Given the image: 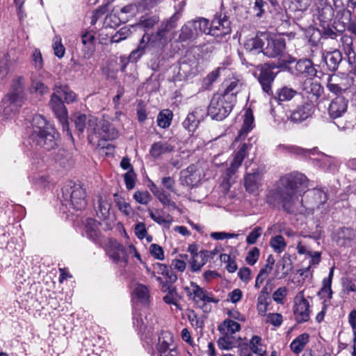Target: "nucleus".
<instances>
[{
    "label": "nucleus",
    "mask_w": 356,
    "mask_h": 356,
    "mask_svg": "<svg viewBox=\"0 0 356 356\" xmlns=\"http://www.w3.org/2000/svg\"><path fill=\"white\" fill-rule=\"evenodd\" d=\"M282 321V316L279 313H269L266 315V322L275 327L280 326Z\"/></svg>",
    "instance_id": "59"
},
{
    "label": "nucleus",
    "mask_w": 356,
    "mask_h": 356,
    "mask_svg": "<svg viewBox=\"0 0 356 356\" xmlns=\"http://www.w3.org/2000/svg\"><path fill=\"white\" fill-rule=\"evenodd\" d=\"M71 191H63V196L66 201H70L73 209L75 210H81L87 204L86 200V192L83 188L79 186L74 185L70 188Z\"/></svg>",
    "instance_id": "9"
},
{
    "label": "nucleus",
    "mask_w": 356,
    "mask_h": 356,
    "mask_svg": "<svg viewBox=\"0 0 356 356\" xmlns=\"http://www.w3.org/2000/svg\"><path fill=\"white\" fill-rule=\"evenodd\" d=\"M49 106L61 124L63 131H66L68 133L69 123L67 110L62 99L56 91L51 96Z\"/></svg>",
    "instance_id": "8"
},
{
    "label": "nucleus",
    "mask_w": 356,
    "mask_h": 356,
    "mask_svg": "<svg viewBox=\"0 0 356 356\" xmlns=\"http://www.w3.org/2000/svg\"><path fill=\"white\" fill-rule=\"evenodd\" d=\"M99 223L93 218H88L85 222V231L88 238L95 241L99 236Z\"/></svg>",
    "instance_id": "39"
},
{
    "label": "nucleus",
    "mask_w": 356,
    "mask_h": 356,
    "mask_svg": "<svg viewBox=\"0 0 356 356\" xmlns=\"http://www.w3.org/2000/svg\"><path fill=\"white\" fill-rule=\"evenodd\" d=\"M204 115V110L196 108L187 115L182 124L189 132H193L197 129L200 122L203 120Z\"/></svg>",
    "instance_id": "22"
},
{
    "label": "nucleus",
    "mask_w": 356,
    "mask_h": 356,
    "mask_svg": "<svg viewBox=\"0 0 356 356\" xmlns=\"http://www.w3.org/2000/svg\"><path fill=\"white\" fill-rule=\"evenodd\" d=\"M293 313L298 323L306 322L309 319V304L305 298L303 291H300L294 298Z\"/></svg>",
    "instance_id": "10"
},
{
    "label": "nucleus",
    "mask_w": 356,
    "mask_h": 356,
    "mask_svg": "<svg viewBox=\"0 0 356 356\" xmlns=\"http://www.w3.org/2000/svg\"><path fill=\"white\" fill-rule=\"evenodd\" d=\"M54 90L56 91L59 96L63 95L65 102L67 104L72 103L76 100V94L67 86H55Z\"/></svg>",
    "instance_id": "41"
},
{
    "label": "nucleus",
    "mask_w": 356,
    "mask_h": 356,
    "mask_svg": "<svg viewBox=\"0 0 356 356\" xmlns=\"http://www.w3.org/2000/svg\"><path fill=\"white\" fill-rule=\"evenodd\" d=\"M88 119L84 114L81 113H76L74 115V122L75 124L76 129L80 132L83 133L85 128L86 127V124L88 125Z\"/></svg>",
    "instance_id": "53"
},
{
    "label": "nucleus",
    "mask_w": 356,
    "mask_h": 356,
    "mask_svg": "<svg viewBox=\"0 0 356 356\" xmlns=\"http://www.w3.org/2000/svg\"><path fill=\"white\" fill-rule=\"evenodd\" d=\"M263 229L261 227H254L248 235L246 238V243L248 245H253L256 243L258 238L261 236Z\"/></svg>",
    "instance_id": "60"
},
{
    "label": "nucleus",
    "mask_w": 356,
    "mask_h": 356,
    "mask_svg": "<svg viewBox=\"0 0 356 356\" xmlns=\"http://www.w3.org/2000/svg\"><path fill=\"white\" fill-rule=\"evenodd\" d=\"M333 239L339 246L350 247L356 243V230L350 227L341 228L335 233Z\"/></svg>",
    "instance_id": "18"
},
{
    "label": "nucleus",
    "mask_w": 356,
    "mask_h": 356,
    "mask_svg": "<svg viewBox=\"0 0 356 356\" xmlns=\"http://www.w3.org/2000/svg\"><path fill=\"white\" fill-rule=\"evenodd\" d=\"M115 196L116 197L115 200V204L118 209L124 215L129 216L132 212L130 204L125 202L123 198L118 197L117 195H115Z\"/></svg>",
    "instance_id": "56"
},
{
    "label": "nucleus",
    "mask_w": 356,
    "mask_h": 356,
    "mask_svg": "<svg viewBox=\"0 0 356 356\" xmlns=\"http://www.w3.org/2000/svg\"><path fill=\"white\" fill-rule=\"evenodd\" d=\"M343 49L346 54L348 56V61L350 63H355L356 57L355 52L353 47V40L350 38L345 37L343 38Z\"/></svg>",
    "instance_id": "48"
},
{
    "label": "nucleus",
    "mask_w": 356,
    "mask_h": 356,
    "mask_svg": "<svg viewBox=\"0 0 356 356\" xmlns=\"http://www.w3.org/2000/svg\"><path fill=\"white\" fill-rule=\"evenodd\" d=\"M273 262L271 264H266L262 268L260 269L255 280L254 287L259 289L261 284L266 279L273 268Z\"/></svg>",
    "instance_id": "50"
},
{
    "label": "nucleus",
    "mask_w": 356,
    "mask_h": 356,
    "mask_svg": "<svg viewBox=\"0 0 356 356\" xmlns=\"http://www.w3.org/2000/svg\"><path fill=\"white\" fill-rule=\"evenodd\" d=\"M198 60L192 54H187L179 62L177 75L179 79H186L197 72Z\"/></svg>",
    "instance_id": "11"
},
{
    "label": "nucleus",
    "mask_w": 356,
    "mask_h": 356,
    "mask_svg": "<svg viewBox=\"0 0 356 356\" xmlns=\"http://www.w3.org/2000/svg\"><path fill=\"white\" fill-rule=\"evenodd\" d=\"M9 56L7 54H3L0 59V79H6L9 72Z\"/></svg>",
    "instance_id": "54"
},
{
    "label": "nucleus",
    "mask_w": 356,
    "mask_h": 356,
    "mask_svg": "<svg viewBox=\"0 0 356 356\" xmlns=\"http://www.w3.org/2000/svg\"><path fill=\"white\" fill-rule=\"evenodd\" d=\"M198 36L195 27L193 26L192 21L188 22L181 29L179 39L181 41L194 40Z\"/></svg>",
    "instance_id": "33"
},
{
    "label": "nucleus",
    "mask_w": 356,
    "mask_h": 356,
    "mask_svg": "<svg viewBox=\"0 0 356 356\" xmlns=\"http://www.w3.org/2000/svg\"><path fill=\"white\" fill-rule=\"evenodd\" d=\"M295 70L298 74L305 75L310 77L315 76L317 72L312 62L309 59L298 60L296 64Z\"/></svg>",
    "instance_id": "27"
},
{
    "label": "nucleus",
    "mask_w": 356,
    "mask_h": 356,
    "mask_svg": "<svg viewBox=\"0 0 356 356\" xmlns=\"http://www.w3.org/2000/svg\"><path fill=\"white\" fill-rule=\"evenodd\" d=\"M24 86L25 80L23 76H18L13 80L10 92L0 104V118L2 120L12 118L22 106L26 99Z\"/></svg>",
    "instance_id": "2"
},
{
    "label": "nucleus",
    "mask_w": 356,
    "mask_h": 356,
    "mask_svg": "<svg viewBox=\"0 0 356 356\" xmlns=\"http://www.w3.org/2000/svg\"><path fill=\"white\" fill-rule=\"evenodd\" d=\"M173 114L171 111L164 109L161 111L157 116V124L163 129L168 128L172 120Z\"/></svg>",
    "instance_id": "42"
},
{
    "label": "nucleus",
    "mask_w": 356,
    "mask_h": 356,
    "mask_svg": "<svg viewBox=\"0 0 356 356\" xmlns=\"http://www.w3.org/2000/svg\"><path fill=\"white\" fill-rule=\"evenodd\" d=\"M254 117L251 109H247L244 115V120L243 126L238 132V135L236 138V142L239 139H244L248 133L253 128Z\"/></svg>",
    "instance_id": "29"
},
{
    "label": "nucleus",
    "mask_w": 356,
    "mask_h": 356,
    "mask_svg": "<svg viewBox=\"0 0 356 356\" xmlns=\"http://www.w3.org/2000/svg\"><path fill=\"white\" fill-rule=\"evenodd\" d=\"M314 8L323 24H327L332 20L334 10L327 0H314Z\"/></svg>",
    "instance_id": "19"
},
{
    "label": "nucleus",
    "mask_w": 356,
    "mask_h": 356,
    "mask_svg": "<svg viewBox=\"0 0 356 356\" xmlns=\"http://www.w3.org/2000/svg\"><path fill=\"white\" fill-rule=\"evenodd\" d=\"M259 70V74L258 81L261 84L263 90L270 94L272 92V83L275 78V74L273 72V67H270L268 64L265 63L258 66Z\"/></svg>",
    "instance_id": "16"
},
{
    "label": "nucleus",
    "mask_w": 356,
    "mask_h": 356,
    "mask_svg": "<svg viewBox=\"0 0 356 356\" xmlns=\"http://www.w3.org/2000/svg\"><path fill=\"white\" fill-rule=\"evenodd\" d=\"M200 180V175L195 170V167L191 165L180 173L179 181L181 185L186 186H194Z\"/></svg>",
    "instance_id": "23"
},
{
    "label": "nucleus",
    "mask_w": 356,
    "mask_h": 356,
    "mask_svg": "<svg viewBox=\"0 0 356 356\" xmlns=\"http://www.w3.org/2000/svg\"><path fill=\"white\" fill-rule=\"evenodd\" d=\"M323 58L328 68L331 72H334L337 70L339 63L342 60V56L339 50L327 52L323 55Z\"/></svg>",
    "instance_id": "28"
},
{
    "label": "nucleus",
    "mask_w": 356,
    "mask_h": 356,
    "mask_svg": "<svg viewBox=\"0 0 356 356\" xmlns=\"http://www.w3.org/2000/svg\"><path fill=\"white\" fill-rule=\"evenodd\" d=\"M297 91L291 88L283 87L277 92L276 99L280 102H285L291 100L295 95H296Z\"/></svg>",
    "instance_id": "45"
},
{
    "label": "nucleus",
    "mask_w": 356,
    "mask_h": 356,
    "mask_svg": "<svg viewBox=\"0 0 356 356\" xmlns=\"http://www.w3.org/2000/svg\"><path fill=\"white\" fill-rule=\"evenodd\" d=\"M149 44V42L147 37V34H145L141 40H140L138 47L133 50L130 54L129 58L131 61H137L144 54L146 48Z\"/></svg>",
    "instance_id": "38"
},
{
    "label": "nucleus",
    "mask_w": 356,
    "mask_h": 356,
    "mask_svg": "<svg viewBox=\"0 0 356 356\" xmlns=\"http://www.w3.org/2000/svg\"><path fill=\"white\" fill-rule=\"evenodd\" d=\"M134 198L138 203L145 205L152 200V197L147 191H137L134 194Z\"/></svg>",
    "instance_id": "55"
},
{
    "label": "nucleus",
    "mask_w": 356,
    "mask_h": 356,
    "mask_svg": "<svg viewBox=\"0 0 356 356\" xmlns=\"http://www.w3.org/2000/svg\"><path fill=\"white\" fill-rule=\"evenodd\" d=\"M134 296L142 303L146 304L149 298V289L146 285L137 284L133 291Z\"/></svg>",
    "instance_id": "35"
},
{
    "label": "nucleus",
    "mask_w": 356,
    "mask_h": 356,
    "mask_svg": "<svg viewBox=\"0 0 356 356\" xmlns=\"http://www.w3.org/2000/svg\"><path fill=\"white\" fill-rule=\"evenodd\" d=\"M233 103L232 100L222 95H216L211 99L207 113L213 120H222L231 112Z\"/></svg>",
    "instance_id": "5"
},
{
    "label": "nucleus",
    "mask_w": 356,
    "mask_h": 356,
    "mask_svg": "<svg viewBox=\"0 0 356 356\" xmlns=\"http://www.w3.org/2000/svg\"><path fill=\"white\" fill-rule=\"evenodd\" d=\"M343 290L347 294L350 292H356V280L345 279L343 282Z\"/></svg>",
    "instance_id": "64"
},
{
    "label": "nucleus",
    "mask_w": 356,
    "mask_h": 356,
    "mask_svg": "<svg viewBox=\"0 0 356 356\" xmlns=\"http://www.w3.org/2000/svg\"><path fill=\"white\" fill-rule=\"evenodd\" d=\"M217 343L220 350H229L236 346V339L234 336L227 334H221Z\"/></svg>",
    "instance_id": "40"
},
{
    "label": "nucleus",
    "mask_w": 356,
    "mask_h": 356,
    "mask_svg": "<svg viewBox=\"0 0 356 356\" xmlns=\"http://www.w3.org/2000/svg\"><path fill=\"white\" fill-rule=\"evenodd\" d=\"M108 254L113 262L118 264L121 267H125L128 264L126 248L115 240L109 241Z\"/></svg>",
    "instance_id": "14"
},
{
    "label": "nucleus",
    "mask_w": 356,
    "mask_h": 356,
    "mask_svg": "<svg viewBox=\"0 0 356 356\" xmlns=\"http://www.w3.org/2000/svg\"><path fill=\"white\" fill-rule=\"evenodd\" d=\"M261 36L265 39L266 46L263 47V54L269 58H276L280 56L284 48L285 43L282 39L270 38L266 33H261Z\"/></svg>",
    "instance_id": "13"
},
{
    "label": "nucleus",
    "mask_w": 356,
    "mask_h": 356,
    "mask_svg": "<svg viewBox=\"0 0 356 356\" xmlns=\"http://www.w3.org/2000/svg\"><path fill=\"white\" fill-rule=\"evenodd\" d=\"M309 335L307 333H303L297 337L290 344L291 351L295 354L301 353L309 342Z\"/></svg>",
    "instance_id": "32"
},
{
    "label": "nucleus",
    "mask_w": 356,
    "mask_h": 356,
    "mask_svg": "<svg viewBox=\"0 0 356 356\" xmlns=\"http://www.w3.org/2000/svg\"><path fill=\"white\" fill-rule=\"evenodd\" d=\"M260 251L258 248L254 247L247 254L245 261L250 266L254 265L259 259Z\"/></svg>",
    "instance_id": "62"
},
{
    "label": "nucleus",
    "mask_w": 356,
    "mask_h": 356,
    "mask_svg": "<svg viewBox=\"0 0 356 356\" xmlns=\"http://www.w3.org/2000/svg\"><path fill=\"white\" fill-rule=\"evenodd\" d=\"M250 349L256 355L259 356H266V350L263 348L261 344V339L260 337L254 335L250 341Z\"/></svg>",
    "instance_id": "43"
},
{
    "label": "nucleus",
    "mask_w": 356,
    "mask_h": 356,
    "mask_svg": "<svg viewBox=\"0 0 356 356\" xmlns=\"http://www.w3.org/2000/svg\"><path fill=\"white\" fill-rule=\"evenodd\" d=\"M30 92L32 93L39 94L40 95H43L49 92V88L41 81L37 79H33L31 81Z\"/></svg>",
    "instance_id": "47"
},
{
    "label": "nucleus",
    "mask_w": 356,
    "mask_h": 356,
    "mask_svg": "<svg viewBox=\"0 0 356 356\" xmlns=\"http://www.w3.org/2000/svg\"><path fill=\"white\" fill-rule=\"evenodd\" d=\"M250 145L248 143H243L239 149L233 154V159L230 163L229 167L227 169V176L231 178L241 165L242 162L248 156Z\"/></svg>",
    "instance_id": "17"
},
{
    "label": "nucleus",
    "mask_w": 356,
    "mask_h": 356,
    "mask_svg": "<svg viewBox=\"0 0 356 356\" xmlns=\"http://www.w3.org/2000/svg\"><path fill=\"white\" fill-rule=\"evenodd\" d=\"M218 330L221 334H227L233 336L234 334L241 330V325L233 320L226 319L218 327Z\"/></svg>",
    "instance_id": "34"
},
{
    "label": "nucleus",
    "mask_w": 356,
    "mask_h": 356,
    "mask_svg": "<svg viewBox=\"0 0 356 356\" xmlns=\"http://www.w3.org/2000/svg\"><path fill=\"white\" fill-rule=\"evenodd\" d=\"M339 78L337 76H329L327 82V88L328 90L334 93L338 94L343 90L339 83Z\"/></svg>",
    "instance_id": "52"
},
{
    "label": "nucleus",
    "mask_w": 356,
    "mask_h": 356,
    "mask_svg": "<svg viewBox=\"0 0 356 356\" xmlns=\"http://www.w3.org/2000/svg\"><path fill=\"white\" fill-rule=\"evenodd\" d=\"M164 207L176 209V203L170 199V195L163 190L156 197Z\"/></svg>",
    "instance_id": "57"
},
{
    "label": "nucleus",
    "mask_w": 356,
    "mask_h": 356,
    "mask_svg": "<svg viewBox=\"0 0 356 356\" xmlns=\"http://www.w3.org/2000/svg\"><path fill=\"white\" fill-rule=\"evenodd\" d=\"M98 208L96 211L97 215L102 220L108 219L111 216V204L106 199L100 197L98 200Z\"/></svg>",
    "instance_id": "36"
},
{
    "label": "nucleus",
    "mask_w": 356,
    "mask_h": 356,
    "mask_svg": "<svg viewBox=\"0 0 356 356\" xmlns=\"http://www.w3.org/2000/svg\"><path fill=\"white\" fill-rule=\"evenodd\" d=\"M58 134L55 129H49L44 130L37 135H30V143L33 146L40 147L46 150H50L57 146V140Z\"/></svg>",
    "instance_id": "6"
},
{
    "label": "nucleus",
    "mask_w": 356,
    "mask_h": 356,
    "mask_svg": "<svg viewBox=\"0 0 356 356\" xmlns=\"http://www.w3.org/2000/svg\"><path fill=\"white\" fill-rule=\"evenodd\" d=\"M175 348L173 343V338L170 333L163 332L159 337V341L157 344V353L159 356Z\"/></svg>",
    "instance_id": "26"
},
{
    "label": "nucleus",
    "mask_w": 356,
    "mask_h": 356,
    "mask_svg": "<svg viewBox=\"0 0 356 356\" xmlns=\"http://www.w3.org/2000/svg\"><path fill=\"white\" fill-rule=\"evenodd\" d=\"M32 131L31 135L40 134L46 129H54L47 123V120L40 115H34L31 122Z\"/></svg>",
    "instance_id": "30"
},
{
    "label": "nucleus",
    "mask_w": 356,
    "mask_h": 356,
    "mask_svg": "<svg viewBox=\"0 0 356 356\" xmlns=\"http://www.w3.org/2000/svg\"><path fill=\"white\" fill-rule=\"evenodd\" d=\"M301 94L311 102H316L323 92L321 85L311 78L306 79L301 85Z\"/></svg>",
    "instance_id": "12"
},
{
    "label": "nucleus",
    "mask_w": 356,
    "mask_h": 356,
    "mask_svg": "<svg viewBox=\"0 0 356 356\" xmlns=\"http://www.w3.org/2000/svg\"><path fill=\"white\" fill-rule=\"evenodd\" d=\"M209 257V252L207 250L200 251L198 254L192 257L190 261L191 270L194 272L200 271L202 267L207 262Z\"/></svg>",
    "instance_id": "31"
},
{
    "label": "nucleus",
    "mask_w": 356,
    "mask_h": 356,
    "mask_svg": "<svg viewBox=\"0 0 356 356\" xmlns=\"http://www.w3.org/2000/svg\"><path fill=\"white\" fill-rule=\"evenodd\" d=\"M131 34L130 29L124 26L121 28L111 38L112 42L118 43L126 39Z\"/></svg>",
    "instance_id": "61"
},
{
    "label": "nucleus",
    "mask_w": 356,
    "mask_h": 356,
    "mask_svg": "<svg viewBox=\"0 0 356 356\" xmlns=\"http://www.w3.org/2000/svg\"><path fill=\"white\" fill-rule=\"evenodd\" d=\"M244 81L238 77H232L226 79L222 83L223 93L221 95L225 98L235 101V97L243 88Z\"/></svg>",
    "instance_id": "15"
},
{
    "label": "nucleus",
    "mask_w": 356,
    "mask_h": 356,
    "mask_svg": "<svg viewBox=\"0 0 356 356\" xmlns=\"http://www.w3.org/2000/svg\"><path fill=\"white\" fill-rule=\"evenodd\" d=\"M193 26L195 27L198 35L202 33L209 35L210 22L209 21L203 17H200L197 19L192 20Z\"/></svg>",
    "instance_id": "44"
},
{
    "label": "nucleus",
    "mask_w": 356,
    "mask_h": 356,
    "mask_svg": "<svg viewBox=\"0 0 356 356\" xmlns=\"http://www.w3.org/2000/svg\"><path fill=\"white\" fill-rule=\"evenodd\" d=\"M307 177L299 172L281 177L277 187L268 193V203L280 205L287 213H303L304 206L299 197L304 193L302 188L307 186Z\"/></svg>",
    "instance_id": "1"
},
{
    "label": "nucleus",
    "mask_w": 356,
    "mask_h": 356,
    "mask_svg": "<svg viewBox=\"0 0 356 356\" xmlns=\"http://www.w3.org/2000/svg\"><path fill=\"white\" fill-rule=\"evenodd\" d=\"M348 100L343 96L338 95L333 99L328 108V113L333 119L339 118L344 114L348 108Z\"/></svg>",
    "instance_id": "20"
},
{
    "label": "nucleus",
    "mask_w": 356,
    "mask_h": 356,
    "mask_svg": "<svg viewBox=\"0 0 356 356\" xmlns=\"http://www.w3.org/2000/svg\"><path fill=\"white\" fill-rule=\"evenodd\" d=\"M193 289L192 293H193L191 298L193 300L198 302L199 301H202V298H204L205 291L202 288H201L196 283L192 282Z\"/></svg>",
    "instance_id": "63"
},
{
    "label": "nucleus",
    "mask_w": 356,
    "mask_h": 356,
    "mask_svg": "<svg viewBox=\"0 0 356 356\" xmlns=\"http://www.w3.org/2000/svg\"><path fill=\"white\" fill-rule=\"evenodd\" d=\"M168 293L163 297V301L168 305H174L178 306L177 302L179 299V296L175 287L172 286H168Z\"/></svg>",
    "instance_id": "51"
},
{
    "label": "nucleus",
    "mask_w": 356,
    "mask_h": 356,
    "mask_svg": "<svg viewBox=\"0 0 356 356\" xmlns=\"http://www.w3.org/2000/svg\"><path fill=\"white\" fill-rule=\"evenodd\" d=\"M209 35L216 38H222L230 34L231 22L226 15H216L210 23Z\"/></svg>",
    "instance_id": "7"
},
{
    "label": "nucleus",
    "mask_w": 356,
    "mask_h": 356,
    "mask_svg": "<svg viewBox=\"0 0 356 356\" xmlns=\"http://www.w3.org/2000/svg\"><path fill=\"white\" fill-rule=\"evenodd\" d=\"M243 179L245 191L250 193H257L261 184L262 174L259 170H255L252 172L245 173Z\"/></svg>",
    "instance_id": "21"
},
{
    "label": "nucleus",
    "mask_w": 356,
    "mask_h": 356,
    "mask_svg": "<svg viewBox=\"0 0 356 356\" xmlns=\"http://www.w3.org/2000/svg\"><path fill=\"white\" fill-rule=\"evenodd\" d=\"M175 148V145L171 139L168 141H159L152 145L149 153L152 156L157 159L164 154L173 152Z\"/></svg>",
    "instance_id": "25"
},
{
    "label": "nucleus",
    "mask_w": 356,
    "mask_h": 356,
    "mask_svg": "<svg viewBox=\"0 0 356 356\" xmlns=\"http://www.w3.org/2000/svg\"><path fill=\"white\" fill-rule=\"evenodd\" d=\"M81 40L83 44L85 46V48L87 49V54H88V56H90V55L94 51V34L90 32H86L81 35Z\"/></svg>",
    "instance_id": "49"
},
{
    "label": "nucleus",
    "mask_w": 356,
    "mask_h": 356,
    "mask_svg": "<svg viewBox=\"0 0 356 356\" xmlns=\"http://www.w3.org/2000/svg\"><path fill=\"white\" fill-rule=\"evenodd\" d=\"M264 38L261 36L257 35L254 38H251L248 39L244 43L245 49L248 51H253L261 49L262 51V49L265 45Z\"/></svg>",
    "instance_id": "37"
},
{
    "label": "nucleus",
    "mask_w": 356,
    "mask_h": 356,
    "mask_svg": "<svg viewBox=\"0 0 356 356\" xmlns=\"http://www.w3.org/2000/svg\"><path fill=\"white\" fill-rule=\"evenodd\" d=\"M140 329L145 331L153 328L157 323V320L153 316L149 315V317L145 316L144 318L140 317Z\"/></svg>",
    "instance_id": "58"
},
{
    "label": "nucleus",
    "mask_w": 356,
    "mask_h": 356,
    "mask_svg": "<svg viewBox=\"0 0 356 356\" xmlns=\"http://www.w3.org/2000/svg\"><path fill=\"white\" fill-rule=\"evenodd\" d=\"M270 245L277 253L282 252L286 246L284 237L281 235H277L271 238Z\"/></svg>",
    "instance_id": "46"
},
{
    "label": "nucleus",
    "mask_w": 356,
    "mask_h": 356,
    "mask_svg": "<svg viewBox=\"0 0 356 356\" xmlns=\"http://www.w3.org/2000/svg\"><path fill=\"white\" fill-rule=\"evenodd\" d=\"M314 106L312 104L305 103L298 106L291 114L289 119L295 123H300L312 116Z\"/></svg>",
    "instance_id": "24"
},
{
    "label": "nucleus",
    "mask_w": 356,
    "mask_h": 356,
    "mask_svg": "<svg viewBox=\"0 0 356 356\" xmlns=\"http://www.w3.org/2000/svg\"><path fill=\"white\" fill-rule=\"evenodd\" d=\"M88 131L90 133L88 136L90 140L96 135L98 138L104 140H113L118 136V131L108 121L103 120L100 123V127L97 124V118L90 116L88 121Z\"/></svg>",
    "instance_id": "3"
},
{
    "label": "nucleus",
    "mask_w": 356,
    "mask_h": 356,
    "mask_svg": "<svg viewBox=\"0 0 356 356\" xmlns=\"http://www.w3.org/2000/svg\"><path fill=\"white\" fill-rule=\"evenodd\" d=\"M179 17L180 15L179 13H175L166 22L161 24L156 33L150 35L147 34L149 46L154 48H163L165 47L168 42L166 34L176 27Z\"/></svg>",
    "instance_id": "4"
}]
</instances>
